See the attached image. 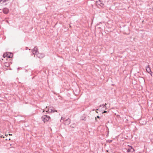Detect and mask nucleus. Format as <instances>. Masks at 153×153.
Returning a JSON list of instances; mask_svg holds the SVG:
<instances>
[{
	"mask_svg": "<svg viewBox=\"0 0 153 153\" xmlns=\"http://www.w3.org/2000/svg\"><path fill=\"white\" fill-rule=\"evenodd\" d=\"M3 56L4 58L6 57L8 58H11L13 57V55L12 53L8 52L4 53Z\"/></svg>",
	"mask_w": 153,
	"mask_h": 153,
	"instance_id": "obj_1",
	"label": "nucleus"
},
{
	"mask_svg": "<svg viewBox=\"0 0 153 153\" xmlns=\"http://www.w3.org/2000/svg\"><path fill=\"white\" fill-rule=\"evenodd\" d=\"M42 119L44 122L45 123L46 122H47L49 120L50 117L49 116L46 115H44L42 117Z\"/></svg>",
	"mask_w": 153,
	"mask_h": 153,
	"instance_id": "obj_2",
	"label": "nucleus"
},
{
	"mask_svg": "<svg viewBox=\"0 0 153 153\" xmlns=\"http://www.w3.org/2000/svg\"><path fill=\"white\" fill-rule=\"evenodd\" d=\"M33 54V55H37L38 53V49L37 46H35L34 48L32 50Z\"/></svg>",
	"mask_w": 153,
	"mask_h": 153,
	"instance_id": "obj_3",
	"label": "nucleus"
},
{
	"mask_svg": "<svg viewBox=\"0 0 153 153\" xmlns=\"http://www.w3.org/2000/svg\"><path fill=\"white\" fill-rule=\"evenodd\" d=\"M70 123L71 120L70 119L68 118L65 120L64 123L65 125H68Z\"/></svg>",
	"mask_w": 153,
	"mask_h": 153,
	"instance_id": "obj_4",
	"label": "nucleus"
},
{
	"mask_svg": "<svg viewBox=\"0 0 153 153\" xmlns=\"http://www.w3.org/2000/svg\"><path fill=\"white\" fill-rule=\"evenodd\" d=\"M38 55L37 56L40 58H42L45 56V54L43 53H38Z\"/></svg>",
	"mask_w": 153,
	"mask_h": 153,
	"instance_id": "obj_5",
	"label": "nucleus"
},
{
	"mask_svg": "<svg viewBox=\"0 0 153 153\" xmlns=\"http://www.w3.org/2000/svg\"><path fill=\"white\" fill-rule=\"evenodd\" d=\"M131 147L130 149H128L127 150V152H133L134 151V150L133 148L131 146H130Z\"/></svg>",
	"mask_w": 153,
	"mask_h": 153,
	"instance_id": "obj_6",
	"label": "nucleus"
},
{
	"mask_svg": "<svg viewBox=\"0 0 153 153\" xmlns=\"http://www.w3.org/2000/svg\"><path fill=\"white\" fill-rule=\"evenodd\" d=\"M3 11L4 13L5 14H7L8 13L9 11V10L7 8H5L3 9Z\"/></svg>",
	"mask_w": 153,
	"mask_h": 153,
	"instance_id": "obj_7",
	"label": "nucleus"
},
{
	"mask_svg": "<svg viewBox=\"0 0 153 153\" xmlns=\"http://www.w3.org/2000/svg\"><path fill=\"white\" fill-rule=\"evenodd\" d=\"M46 112L49 113H51L52 112H57V111L53 110L51 109H48V111H46Z\"/></svg>",
	"mask_w": 153,
	"mask_h": 153,
	"instance_id": "obj_8",
	"label": "nucleus"
},
{
	"mask_svg": "<svg viewBox=\"0 0 153 153\" xmlns=\"http://www.w3.org/2000/svg\"><path fill=\"white\" fill-rule=\"evenodd\" d=\"M146 70L148 73L151 74L150 73L151 72V70L150 68L149 67H146Z\"/></svg>",
	"mask_w": 153,
	"mask_h": 153,
	"instance_id": "obj_9",
	"label": "nucleus"
},
{
	"mask_svg": "<svg viewBox=\"0 0 153 153\" xmlns=\"http://www.w3.org/2000/svg\"><path fill=\"white\" fill-rule=\"evenodd\" d=\"M106 105H107L106 103H105V105H104V104H102V105H100V107H103V108H105L106 109Z\"/></svg>",
	"mask_w": 153,
	"mask_h": 153,
	"instance_id": "obj_10",
	"label": "nucleus"
},
{
	"mask_svg": "<svg viewBox=\"0 0 153 153\" xmlns=\"http://www.w3.org/2000/svg\"><path fill=\"white\" fill-rule=\"evenodd\" d=\"M101 2L100 0H99V1H97V5H99L100 6V4H101Z\"/></svg>",
	"mask_w": 153,
	"mask_h": 153,
	"instance_id": "obj_11",
	"label": "nucleus"
},
{
	"mask_svg": "<svg viewBox=\"0 0 153 153\" xmlns=\"http://www.w3.org/2000/svg\"><path fill=\"white\" fill-rule=\"evenodd\" d=\"M4 65L5 66L7 67H8L10 66L9 64L7 62L5 63Z\"/></svg>",
	"mask_w": 153,
	"mask_h": 153,
	"instance_id": "obj_12",
	"label": "nucleus"
},
{
	"mask_svg": "<svg viewBox=\"0 0 153 153\" xmlns=\"http://www.w3.org/2000/svg\"><path fill=\"white\" fill-rule=\"evenodd\" d=\"M100 6L101 7H103L104 5V4L102 2H101V4H100Z\"/></svg>",
	"mask_w": 153,
	"mask_h": 153,
	"instance_id": "obj_13",
	"label": "nucleus"
},
{
	"mask_svg": "<svg viewBox=\"0 0 153 153\" xmlns=\"http://www.w3.org/2000/svg\"><path fill=\"white\" fill-rule=\"evenodd\" d=\"M65 119V118H63V117H61V120H60V122H62V120H64Z\"/></svg>",
	"mask_w": 153,
	"mask_h": 153,
	"instance_id": "obj_14",
	"label": "nucleus"
},
{
	"mask_svg": "<svg viewBox=\"0 0 153 153\" xmlns=\"http://www.w3.org/2000/svg\"><path fill=\"white\" fill-rule=\"evenodd\" d=\"M71 127L72 128H74V126H72V125H71Z\"/></svg>",
	"mask_w": 153,
	"mask_h": 153,
	"instance_id": "obj_15",
	"label": "nucleus"
},
{
	"mask_svg": "<svg viewBox=\"0 0 153 153\" xmlns=\"http://www.w3.org/2000/svg\"><path fill=\"white\" fill-rule=\"evenodd\" d=\"M106 112H107V111H104L102 113H106Z\"/></svg>",
	"mask_w": 153,
	"mask_h": 153,
	"instance_id": "obj_16",
	"label": "nucleus"
},
{
	"mask_svg": "<svg viewBox=\"0 0 153 153\" xmlns=\"http://www.w3.org/2000/svg\"><path fill=\"white\" fill-rule=\"evenodd\" d=\"M97 117L98 118H100V117L99 116H97Z\"/></svg>",
	"mask_w": 153,
	"mask_h": 153,
	"instance_id": "obj_17",
	"label": "nucleus"
},
{
	"mask_svg": "<svg viewBox=\"0 0 153 153\" xmlns=\"http://www.w3.org/2000/svg\"><path fill=\"white\" fill-rule=\"evenodd\" d=\"M26 50H27V49H28V48H27V47H26Z\"/></svg>",
	"mask_w": 153,
	"mask_h": 153,
	"instance_id": "obj_18",
	"label": "nucleus"
},
{
	"mask_svg": "<svg viewBox=\"0 0 153 153\" xmlns=\"http://www.w3.org/2000/svg\"><path fill=\"white\" fill-rule=\"evenodd\" d=\"M7 22L8 23H9L8 22V21H7Z\"/></svg>",
	"mask_w": 153,
	"mask_h": 153,
	"instance_id": "obj_19",
	"label": "nucleus"
},
{
	"mask_svg": "<svg viewBox=\"0 0 153 153\" xmlns=\"http://www.w3.org/2000/svg\"><path fill=\"white\" fill-rule=\"evenodd\" d=\"M9 135H12V134H9Z\"/></svg>",
	"mask_w": 153,
	"mask_h": 153,
	"instance_id": "obj_20",
	"label": "nucleus"
},
{
	"mask_svg": "<svg viewBox=\"0 0 153 153\" xmlns=\"http://www.w3.org/2000/svg\"><path fill=\"white\" fill-rule=\"evenodd\" d=\"M98 110V109H97V110Z\"/></svg>",
	"mask_w": 153,
	"mask_h": 153,
	"instance_id": "obj_21",
	"label": "nucleus"
},
{
	"mask_svg": "<svg viewBox=\"0 0 153 153\" xmlns=\"http://www.w3.org/2000/svg\"><path fill=\"white\" fill-rule=\"evenodd\" d=\"M96 113H98V112H97V111H96Z\"/></svg>",
	"mask_w": 153,
	"mask_h": 153,
	"instance_id": "obj_22",
	"label": "nucleus"
},
{
	"mask_svg": "<svg viewBox=\"0 0 153 153\" xmlns=\"http://www.w3.org/2000/svg\"><path fill=\"white\" fill-rule=\"evenodd\" d=\"M95 119H96V120H97V119H97V118H96V117H95Z\"/></svg>",
	"mask_w": 153,
	"mask_h": 153,
	"instance_id": "obj_23",
	"label": "nucleus"
},
{
	"mask_svg": "<svg viewBox=\"0 0 153 153\" xmlns=\"http://www.w3.org/2000/svg\"><path fill=\"white\" fill-rule=\"evenodd\" d=\"M43 112H44V110H43Z\"/></svg>",
	"mask_w": 153,
	"mask_h": 153,
	"instance_id": "obj_24",
	"label": "nucleus"
},
{
	"mask_svg": "<svg viewBox=\"0 0 153 153\" xmlns=\"http://www.w3.org/2000/svg\"><path fill=\"white\" fill-rule=\"evenodd\" d=\"M152 119L153 120V117H152Z\"/></svg>",
	"mask_w": 153,
	"mask_h": 153,
	"instance_id": "obj_25",
	"label": "nucleus"
}]
</instances>
